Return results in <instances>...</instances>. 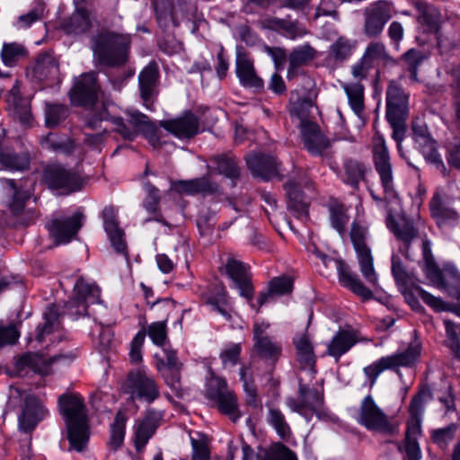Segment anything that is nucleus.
<instances>
[{
    "label": "nucleus",
    "instance_id": "obj_43",
    "mask_svg": "<svg viewBox=\"0 0 460 460\" xmlns=\"http://www.w3.org/2000/svg\"><path fill=\"white\" fill-rule=\"evenodd\" d=\"M91 25L90 12L85 7H77L63 22V29L67 34H81L87 31Z\"/></svg>",
    "mask_w": 460,
    "mask_h": 460
},
{
    "label": "nucleus",
    "instance_id": "obj_18",
    "mask_svg": "<svg viewBox=\"0 0 460 460\" xmlns=\"http://www.w3.org/2000/svg\"><path fill=\"white\" fill-rule=\"evenodd\" d=\"M101 87L97 80V73L83 74L75 83L70 91L73 103L80 106H93L98 100Z\"/></svg>",
    "mask_w": 460,
    "mask_h": 460
},
{
    "label": "nucleus",
    "instance_id": "obj_14",
    "mask_svg": "<svg viewBox=\"0 0 460 460\" xmlns=\"http://www.w3.org/2000/svg\"><path fill=\"white\" fill-rule=\"evenodd\" d=\"M391 18L392 3L378 0L370 4L364 10L363 33L369 39L378 38Z\"/></svg>",
    "mask_w": 460,
    "mask_h": 460
},
{
    "label": "nucleus",
    "instance_id": "obj_34",
    "mask_svg": "<svg viewBox=\"0 0 460 460\" xmlns=\"http://www.w3.org/2000/svg\"><path fill=\"white\" fill-rule=\"evenodd\" d=\"M358 342V336L354 331L340 330L332 337L327 346V354L338 361Z\"/></svg>",
    "mask_w": 460,
    "mask_h": 460
},
{
    "label": "nucleus",
    "instance_id": "obj_37",
    "mask_svg": "<svg viewBox=\"0 0 460 460\" xmlns=\"http://www.w3.org/2000/svg\"><path fill=\"white\" fill-rule=\"evenodd\" d=\"M429 209L432 217L439 227L454 225L458 220V213L450 208L438 194H435L430 202Z\"/></svg>",
    "mask_w": 460,
    "mask_h": 460
},
{
    "label": "nucleus",
    "instance_id": "obj_13",
    "mask_svg": "<svg viewBox=\"0 0 460 460\" xmlns=\"http://www.w3.org/2000/svg\"><path fill=\"white\" fill-rule=\"evenodd\" d=\"M315 254L322 260L325 266H327L329 262H334L339 281L344 288L349 289L364 301L373 298V292L362 283L356 273L351 271L349 266L343 260L332 259L316 249Z\"/></svg>",
    "mask_w": 460,
    "mask_h": 460
},
{
    "label": "nucleus",
    "instance_id": "obj_6",
    "mask_svg": "<svg viewBox=\"0 0 460 460\" xmlns=\"http://www.w3.org/2000/svg\"><path fill=\"white\" fill-rule=\"evenodd\" d=\"M357 421L367 430L383 436L393 437L398 434V424L376 403L368 394L361 402Z\"/></svg>",
    "mask_w": 460,
    "mask_h": 460
},
{
    "label": "nucleus",
    "instance_id": "obj_8",
    "mask_svg": "<svg viewBox=\"0 0 460 460\" xmlns=\"http://www.w3.org/2000/svg\"><path fill=\"white\" fill-rule=\"evenodd\" d=\"M372 153L375 169L379 176L385 193V199L387 200L396 199L397 192L394 186L393 167L388 148L384 137L379 133H376L373 138Z\"/></svg>",
    "mask_w": 460,
    "mask_h": 460
},
{
    "label": "nucleus",
    "instance_id": "obj_46",
    "mask_svg": "<svg viewBox=\"0 0 460 460\" xmlns=\"http://www.w3.org/2000/svg\"><path fill=\"white\" fill-rule=\"evenodd\" d=\"M316 55L315 49L309 44H304L295 48L288 57L289 67L288 70L287 77L291 79L295 76L296 70L312 61Z\"/></svg>",
    "mask_w": 460,
    "mask_h": 460
},
{
    "label": "nucleus",
    "instance_id": "obj_54",
    "mask_svg": "<svg viewBox=\"0 0 460 460\" xmlns=\"http://www.w3.org/2000/svg\"><path fill=\"white\" fill-rule=\"evenodd\" d=\"M426 58V54L416 49H411L402 56L404 69L410 74V78L412 82H419L418 69Z\"/></svg>",
    "mask_w": 460,
    "mask_h": 460
},
{
    "label": "nucleus",
    "instance_id": "obj_60",
    "mask_svg": "<svg viewBox=\"0 0 460 460\" xmlns=\"http://www.w3.org/2000/svg\"><path fill=\"white\" fill-rule=\"evenodd\" d=\"M458 426L451 423L447 427L436 429L431 431L430 438L434 444L442 449H446L455 438Z\"/></svg>",
    "mask_w": 460,
    "mask_h": 460
},
{
    "label": "nucleus",
    "instance_id": "obj_44",
    "mask_svg": "<svg viewBox=\"0 0 460 460\" xmlns=\"http://www.w3.org/2000/svg\"><path fill=\"white\" fill-rule=\"evenodd\" d=\"M30 167L27 153H16L9 148L0 149V170L25 171Z\"/></svg>",
    "mask_w": 460,
    "mask_h": 460
},
{
    "label": "nucleus",
    "instance_id": "obj_22",
    "mask_svg": "<svg viewBox=\"0 0 460 460\" xmlns=\"http://www.w3.org/2000/svg\"><path fill=\"white\" fill-rule=\"evenodd\" d=\"M386 226L397 239L402 242V253L410 259V246L411 242L419 237L418 226L413 220L405 216H398L396 218L389 215L386 218Z\"/></svg>",
    "mask_w": 460,
    "mask_h": 460
},
{
    "label": "nucleus",
    "instance_id": "obj_11",
    "mask_svg": "<svg viewBox=\"0 0 460 460\" xmlns=\"http://www.w3.org/2000/svg\"><path fill=\"white\" fill-rule=\"evenodd\" d=\"M367 229L357 222L351 224L350 239L357 253L359 270L367 280L373 287L378 283L377 274L374 269V260L370 248L366 243Z\"/></svg>",
    "mask_w": 460,
    "mask_h": 460
},
{
    "label": "nucleus",
    "instance_id": "obj_26",
    "mask_svg": "<svg viewBox=\"0 0 460 460\" xmlns=\"http://www.w3.org/2000/svg\"><path fill=\"white\" fill-rule=\"evenodd\" d=\"M160 126L178 138L189 139L199 133V121L193 113L185 112L181 117L161 120Z\"/></svg>",
    "mask_w": 460,
    "mask_h": 460
},
{
    "label": "nucleus",
    "instance_id": "obj_50",
    "mask_svg": "<svg viewBox=\"0 0 460 460\" xmlns=\"http://www.w3.org/2000/svg\"><path fill=\"white\" fill-rule=\"evenodd\" d=\"M40 145L46 150L64 155H70L75 150L74 141L70 137L54 133H49L44 137Z\"/></svg>",
    "mask_w": 460,
    "mask_h": 460
},
{
    "label": "nucleus",
    "instance_id": "obj_35",
    "mask_svg": "<svg viewBox=\"0 0 460 460\" xmlns=\"http://www.w3.org/2000/svg\"><path fill=\"white\" fill-rule=\"evenodd\" d=\"M128 122L131 128L136 130V137L138 133L143 134L153 146L159 143L158 129L150 121L149 118L138 111H128Z\"/></svg>",
    "mask_w": 460,
    "mask_h": 460
},
{
    "label": "nucleus",
    "instance_id": "obj_59",
    "mask_svg": "<svg viewBox=\"0 0 460 460\" xmlns=\"http://www.w3.org/2000/svg\"><path fill=\"white\" fill-rule=\"evenodd\" d=\"M298 394L309 411H316L323 403V396L315 388H309L307 385L300 383Z\"/></svg>",
    "mask_w": 460,
    "mask_h": 460
},
{
    "label": "nucleus",
    "instance_id": "obj_41",
    "mask_svg": "<svg viewBox=\"0 0 460 460\" xmlns=\"http://www.w3.org/2000/svg\"><path fill=\"white\" fill-rule=\"evenodd\" d=\"M236 75L241 84L245 87L261 89L263 81L255 74L253 63L244 55H238L236 58Z\"/></svg>",
    "mask_w": 460,
    "mask_h": 460
},
{
    "label": "nucleus",
    "instance_id": "obj_51",
    "mask_svg": "<svg viewBox=\"0 0 460 460\" xmlns=\"http://www.w3.org/2000/svg\"><path fill=\"white\" fill-rule=\"evenodd\" d=\"M357 42L345 36H340L329 48V56L336 62L348 60L354 53Z\"/></svg>",
    "mask_w": 460,
    "mask_h": 460
},
{
    "label": "nucleus",
    "instance_id": "obj_20",
    "mask_svg": "<svg viewBox=\"0 0 460 460\" xmlns=\"http://www.w3.org/2000/svg\"><path fill=\"white\" fill-rule=\"evenodd\" d=\"M151 305L155 312L164 314V318L149 324L146 329V334L148 335L155 345L164 347L169 343L167 322L169 314L175 308L174 302L170 298H164L156 300Z\"/></svg>",
    "mask_w": 460,
    "mask_h": 460
},
{
    "label": "nucleus",
    "instance_id": "obj_3",
    "mask_svg": "<svg viewBox=\"0 0 460 460\" xmlns=\"http://www.w3.org/2000/svg\"><path fill=\"white\" fill-rule=\"evenodd\" d=\"M18 408L20 409L18 427L22 432L33 430L48 414V411L35 395L15 389L14 394L9 397L4 414L8 411H15Z\"/></svg>",
    "mask_w": 460,
    "mask_h": 460
},
{
    "label": "nucleus",
    "instance_id": "obj_52",
    "mask_svg": "<svg viewBox=\"0 0 460 460\" xmlns=\"http://www.w3.org/2000/svg\"><path fill=\"white\" fill-rule=\"evenodd\" d=\"M352 111L361 117L364 111V86L358 82L344 84L342 86Z\"/></svg>",
    "mask_w": 460,
    "mask_h": 460
},
{
    "label": "nucleus",
    "instance_id": "obj_17",
    "mask_svg": "<svg viewBox=\"0 0 460 460\" xmlns=\"http://www.w3.org/2000/svg\"><path fill=\"white\" fill-rule=\"evenodd\" d=\"M163 350L164 358L158 357V355L155 356L156 369L163 376L165 384L178 396H181V373L183 365L180 362L175 349L168 347Z\"/></svg>",
    "mask_w": 460,
    "mask_h": 460
},
{
    "label": "nucleus",
    "instance_id": "obj_56",
    "mask_svg": "<svg viewBox=\"0 0 460 460\" xmlns=\"http://www.w3.org/2000/svg\"><path fill=\"white\" fill-rule=\"evenodd\" d=\"M26 55L24 46L16 42L4 43L1 50L3 63L7 66H14Z\"/></svg>",
    "mask_w": 460,
    "mask_h": 460
},
{
    "label": "nucleus",
    "instance_id": "obj_19",
    "mask_svg": "<svg viewBox=\"0 0 460 460\" xmlns=\"http://www.w3.org/2000/svg\"><path fill=\"white\" fill-rule=\"evenodd\" d=\"M164 420V411L148 408L142 419L136 421L134 427V446L136 450L142 451L149 439L155 435Z\"/></svg>",
    "mask_w": 460,
    "mask_h": 460
},
{
    "label": "nucleus",
    "instance_id": "obj_39",
    "mask_svg": "<svg viewBox=\"0 0 460 460\" xmlns=\"http://www.w3.org/2000/svg\"><path fill=\"white\" fill-rule=\"evenodd\" d=\"M7 102L21 123L29 124L31 121V101L22 96L17 82L10 90Z\"/></svg>",
    "mask_w": 460,
    "mask_h": 460
},
{
    "label": "nucleus",
    "instance_id": "obj_32",
    "mask_svg": "<svg viewBox=\"0 0 460 460\" xmlns=\"http://www.w3.org/2000/svg\"><path fill=\"white\" fill-rule=\"evenodd\" d=\"M246 163L252 174L264 181L277 174V163L274 157L262 154H252L246 157Z\"/></svg>",
    "mask_w": 460,
    "mask_h": 460
},
{
    "label": "nucleus",
    "instance_id": "obj_27",
    "mask_svg": "<svg viewBox=\"0 0 460 460\" xmlns=\"http://www.w3.org/2000/svg\"><path fill=\"white\" fill-rule=\"evenodd\" d=\"M118 212L112 206L105 207L102 213L104 230L109 237L111 246L118 253H127V244L124 231L118 222Z\"/></svg>",
    "mask_w": 460,
    "mask_h": 460
},
{
    "label": "nucleus",
    "instance_id": "obj_28",
    "mask_svg": "<svg viewBox=\"0 0 460 460\" xmlns=\"http://www.w3.org/2000/svg\"><path fill=\"white\" fill-rule=\"evenodd\" d=\"M63 358L62 355H55L49 358H45L38 353L28 352L22 355L15 362V368L20 375L23 371L31 370L41 376L49 373V367L54 362Z\"/></svg>",
    "mask_w": 460,
    "mask_h": 460
},
{
    "label": "nucleus",
    "instance_id": "obj_61",
    "mask_svg": "<svg viewBox=\"0 0 460 460\" xmlns=\"http://www.w3.org/2000/svg\"><path fill=\"white\" fill-rule=\"evenodd\" d=\"M258 460H297L296 455L284 444H272Z\"/></svg>",
    "mask_w": 460,
    "mask_h": 460
},
{
    "label": "nucleus",
    "instance_id": "obj_10",
    "mask_svg": "<svg viewBox=\"0 0 460 460\" xmlns=\"http://www.w3.org/2000/svg\"><path fill=\"white\" fill-rule=\"evenodd\" d=\"M207 397L217 403V410L233 422H237L242 413L235 394L228 389L226 379L213 377L208 384Z\"/></svg>",
    "mask_w": 460,
    "mask_h": 460
},
{
    "label": "nucleus",
    "instance_id": "obj_40",
    "mask_svg": "<svg viewBox=\"0 0 460 460\" xmlns=\"http://www.w3.org/2000/svg\"><path fill=\"white\" fill-rule=\"evenodd\" d=\"M284 189L288 199V209L296 217H306L308 215V205L305 201L298 185L294 181H288L285 183Z\"/></svg>",
    "mask_w": 460,
    "mask_h": 460
},
{
    "label": "nucleus",
    "instance_id": "obj_2",
    "mask_svg": "<svg viewBox=\"0 0 460 460\" xmlns=\"http://www.w3.org/2000/svg\"><path fill=\"white\" fill-rule=\"evenodd\" d=\"M130 46V34L111 30H102L91 39L94 61L108 67L119 66L127 63Z\"/></svg>",
    "mask_w": 460,
    "mask_h": 460
},
{
    "label": "nucleus",
    "instance_id": "obj_55",
    "mask_svg": "<svg viewBox=\"0 0 460 460\" xmlns=\"http://www.w3.org/2000/svg\"><path fill=\"white\" fill-rule=\"evenodd\" d=\"M127 417L121 411H118L114 418L113 423L111 425V437L109 440V447L117 450L119 448L124 441L126 433Z\"/></svg>",
    "mask_w": 460,
    "mask_h": 460
},
{
    "label": "nucleus",
    "instance_id": "obj_53",
    "mask_svg": "<svg viewBox=\"0 0 460 460\" xmlns=\"http://www.w3.org/2000/svg\"><path fill=\"white\" fill-rule=\"evenodd\" d=\"M268 422L274 429L278 436L284 441H288L292 436L289 424L282 411L277 408L270 407L268 411Z\"/></svg>",
    "mask_w": 460,
    "mask_h": 460
},
{
    "label": "nucleus",
    "instance_id": "obj_30",
    "mask_svg": "<svg viewBox=\"0 0 460 460\" xmlns=\"http://www.w3.org/2000/svg\"><path fill=\"white\" fill-rule=\"evenodd\" d=\"M159 68L155 62H150L138 75V85L140 96L145 106L149 107L155 94V89L159 80Z\"/></svg>",
    "mask_w": 460,
    "mask_h": 460
},
{
    "label": "nucleus",
    "instance_id": "obj_62",
    "mask_svg": "<svg viewBox=\"0 0 460 460\" xmlns=\"http://www.w3.org/2000/svg\"><path fill=\"white\" fill-rule=\"evenodd\" d=\"M45 324L40 329L37 335V340L40 341H43L45 334H49L60 327L59 313L55 305H49L47 311L44 314Z\"/></svg>",
    "mask_w": 460,
    "mask_h": 460
},
{
    "label": "nucleus",
    "instance_id": "obj_38",
    "mask_svg": "<svg viewBox=\"0 0 460 460\" xmlns=\"http://www.w3.org/2000/svg\"><path fill=\"white\" fill-rule=\"evenodd\" d=\"M293 343L300 367L304 369L310 368L314 372L316 358L308 334L305 332L296 334L293 339Z\"/></svg>",
    "mask_w": 460,
    "mask_h": 460
},
{
    "label": "nucleus",
    "instance_id": "obj_7",
    "mask_svg": "<svg viewBox=\"0 0 460 460\" xmlns=\"http://www.w3.org/2000/svg\"><path fill=\"white\" fill-rule=\"evenodd\" d=\"M42 182L51 190L61 195H68L78 191L83 187L81 175L72 168L60 164H49L41 173Z\"/></svg>",
    "mask_w": 460,
    "mask_h": 460
},
{
    "label": "nucleus",
    "instance_id": "obj_36",
    "mask_svg": "<svg viewBox=\"0 0 460 460\" xmlns=\"http://www.w3.org/2000/svg\"><path fill=\"white\" fill-rule=\"evenodd\" d=\"M422 270L427 279L437 288H446L447 285L443 278V273L433 257L430 243L428 239L422 241Z\"/></svg>",
    "mask_w": 460,
    "mask_h": 460
},
{
    "label": "nucleus",
    "instance_id": "obj_58",
    "mask_svg": "<svg viewBox=\"0 0 460 460\" xmlns=\"http://www.w3.org/2000/svg\"><path fill=\"white\" fill-rule=\"evenodd\" d=\"M329 213L332 227L343 236L346 234V226L349 219L347 209L341 204H334L329 208Z\"/></svg>",
    "mask_w": 460,
    "mask_h": 460
},
{
    "label": "nucleus",
    "instance_id": "obj_5",
    "mask_svg": "<svg viewBox=\"0 0 460 460\" xmlns=\"http://www.w3.org/2000/svg\"><path fill=\"white\" fill-rule=\"evenodd\" d=\"M421 347L420 342L414 341L401 352L385 356L365 367L363 372L372 388L377 377L385 370L398 371L399 367H410L415 365L420 357Z\"/></svg>",
    "mask_w": 460,
    "mask_h": 460
},
{
    "label": "nucleus",
    "instance_id": "obj_48",
    "mask_svg": "<svg viewBox=\"0 0 460 460\" xmlns=\"http://www.w3.org/2000/svg\"><path fill=\"white\" fill-rule=\"evenodd\" d=\"M102 120L111 121L114 126V131L119 134L125 140L132 141L136 138V130H133L131 127L126 125L121 117L111 116L106 110L100 114L99 118L89 119L87 126L91 128H95L97 122Z\"/></svg>",
    "mask_w": 460,
    "mask_h": 460
},
{
    "label": "nucleus",
    "instance_id": "obj_23",
    "mask_svg": "<svg viewBox=\"0 0 460 460\" xmlns=\"http://www.w3.org/2000/svg\"><path fill=\"white\" fill-rule=\"evenodd\" d=\"M248 270L249 267L246 264L234 257H228L225 263L226 273L233 280L235 288L239 290L240 296L251 302L254 289Z\"/></svg>",
    "mask_w": 460,
    "mask_h": 460
},
{
    "label": "nucleus",
    "instance_id": "obj_25",
    "mask_svg": "<svg viewBox=\"0 0 460 460\" xmlns=\"http://www.w3.org/2000/svg\"><path fill=\"white\" fill-rule=\"evenodd\" d=\"M208 173L205 176L191 179L181 180L174 182V190L179 193L187 195H212L219 192V185L210 180L212 174L211 166L208 165Z\"/></svg>",
    "mask_w": 460,
    "mask_h": 460
},
{
    "label": "nucleus",
    "instance_id": "obj_31",
    "mask_svg": "<svg viewBox=\"0 0 460 460\" xmlns=\"http://www.w3.org/2000/svg\"><path fill=\"white\" fill-rule=\"evenodd\" d=\"M33 76L41 82L53 84L59 82V66L56 58L50 54L40 55L32 68Z\"/></svg>",
    "mask_w": 460,
    "mask_h": 460
},
{
    "label": "nucleus",
    "instance_id": "obj_42",
    "mask_svg": "<svg viewBox=\"0 0 460 460\" xmlns=\"http://www.w3.org/2000/svg\"><path fill=\"white\" fill-rule=\"evenodd\" d=\"M293 289V279L288 276H281L272 279L269 283L267 292L261 293L258 296L256 307L257 312L266 303L270 301L274 296H283L291 293Z\"/></svg>",
    "mask_w": 460,
    "mask_h": 460
},
{
    "label": "nucleus",
    "instance_id": "obj_33",
    "mask_svg": "<svg viewBox=\"0 0 460 460\" xmlns=\"http://www.w3.org/2000/svg\"><path fill=\"white\" fill-rule=\"evenodd\" d=\"M413 5L418 12V22L421 26H425L427 31L438 33L443 22V16L440 12L435 6L419 0L413 2Z\"/></svg>",
    "mask_w": 460,
    "mask_h": 460
},
{
    "label": "nucleus",
    "instance_id": "obj_24",
    "mask_svg": "<svg viewBox=\"0 0 460 460\" xmlns=\"http://www.w3.org/2000/svg\"><path fill=\"white\" fill-rule=\"evenodd\" d=\"M300 133L305 148L312 155H322L331 146L330 140L323 134L320 127L314 122L302 119Z\"/></svg>",
    "mask_w": 460,
    "mask_h": 460
},
{
    "label": "nucleus",
    "instance_id": "obj_15",
    "mask_svg": "<svg viewBox=\"0 0 460 460\" xmlns=\"http://www.w3.org/2000/svg\"><path fill=\"white\" fill-rule=\"evenodd\" d=\"M128 393L133 399L152 403L160 397L159 385L145 370L129 372L127 378Z\"/></svg>",
    "mask_w": 460,
    "mask_h": 460
},
{
    "label": "nucleus",
    "instance_id": "obj_12",
    "mask_svg": "<svg viewBox=\"0 0 460 460\" xmlns=\"http://www.w3.org/2000/svg\"><path fill=\"white\" fill-rule=\"evenodd\" d=\"M84 215L76 212L71 217L54 215L46 224L50 237L57 244H65L75 238L83 226Z\"/></svg>",
    "mask_w": 460,
    "mask_h": 460
},
{
    "label": "nucleus",
    "instance_id": "obj_45",
    "mask_svg": "<svg viewBox=\"0 0 460 460\" xmlns=\"http://www.w3.org/2000/svg\"><path fill=\"white\" fill-rule=\"evenodd\" d=\"M362 58L368 62L373 67L379 65L394 64V59L390 56L384 42L371 41L369 42L362 55Z\"/></svg>",
    "mask_w": 460,
    "mask_h": 460
},
{
    "label": "nucleus",
    "instance_id": "obj_64",
    "mask_svg": "<svg viewBox=\"0 0 460 460\" xmlns=\"http://www.w3.org/2000/svg\"><path fill=\"white\" fill-rule=\"evenodd\" d=\"M446 333L447 338V347L460 358V324H456L451 320H444Z\"/></svg>",
    "mask_w": 460,
    "mask_h": 460
},
{
    "label": "nucleus",
    "instance_id": "obj_57",
    "mask_svg": "<svg viewBox=\"0 0 460 460\" xmlns=\"http://www.w3.org/2000/svg\"><path fill=\"white\" fill-rule=\"evenodd\" d=\"M68 116V109L66 105L58 103H46L45 124L47 128H53L60 124Z\"/></svg>",
    "mask_w": 460,
    "mask_h": 460
},
{
    "label": "nucleus",
    "instance_id": "obj_63",
    "mask_svg": "<svg viewBox=\"0 0 460 460\" xmlns=\"http://www.w3.org/2000/svg\"><path fill=\"white\" fill-rule=\"evenodd\" d=\"M143 187L146 193V197L143 201V207L148 213L156 214L159 210V203L161 201L160 191L149 181H144Z\"/></svg>",
    "mask_w": 460,
    "mask_h": 460
},
{
    "label": "nucleus",
    "instance_id": "obj_49",
    "mask_svg": "<svg viewBox=\"0 0 460 460\" xmlns=\"http://www.w3.org/2000/svg\"><path fill=\"white\" fill-rule=\"evenodd\" d=\"M269 27L287 38L294 40L307 33L305 28L296 21L273 17L268 20Z\"/></svg>",
    "mask_w": 460,
    "mask_h": 460
},
{
    "label": "nucleus",
    "instance_id": "obj_47",
    "mask_svg": "<svg viewBox=\"0 0 460 460\" xmlns=\"http://www.w3.org/2000/svg\"><path fill=\"white\" fill-rule=\"evenodd\" d=\"M209 161L215 164V167H211L212 172L215 171L232 180L239 178L240 169L234 156L228 154L216 155Z\"/></svg>",
    "mask_w": 460,
    "mask_h": 460
},
{
    "label": "nucleus",
    "instance_id": "obj_9",
    "mask_svg": "<svg viewBox=\"0 0 460 460\" xmlns=\"http://www.w3.org/2000/svg\"><path fill=\"white\" fill-rule=\"evenodd\" d=\"M1 181L8 196L6 205L10 213L22 224L34 218L37 212L35 208H29L31 199V190L24 189L13 179H3Z\"/></svg>",
    "mask_w": 460,
    "mask_h": 460
},
{
    "label": "nucleus",
    "instance_id": "obj_4",
    "mask_svg": "<svg viewBox=\"0 0 460 460\" xmlns=\"http://www.w3.org/2000/svg\"><path fill=\"white\" fill-rule=\"evenodd\" d=\"M408 118V95L395 82L392 81L386 90V119L393 128L392 137L398 142L403 140Z\"/></svg>",
    "mask_w": 460,
    "mask_h": 460
},
{
    "label": "nucleus",
    "instance_id": "obj_1",
    "mask_svg": "<svg viewBox=\"0 0 460 460\" xmlns=\"http://www.w3.org/2000/svg\"><path fill=\"white\" fill-rule=\"evenodd\" d=\"M58 404L66 423L69 450L84 451L91 434L84 398L79 394L67 392L59 395Z\"/></svg>",
    "mask_w": 460,
    "mask_h": 460
},
{
    "label": "nucleus",
    "instance_id": "obj_21",
    "mask_svg": "<svg viewBox=\"0 0 460 460\" xmlns=\"http://www.w3.org/2000/svg\"><path fill=\"white\" fill-rule=\"evenodd\" d=\"M268 328V323H255L253 324V349L261 359L274 364L279 358L282 348L279 343L273 341L266 334Z\"/></svg>",
    "mask_w": 460,
    "mask_h": 460
},
{
    "label": "nucleus",
    "instance_id": "obj_16",
    "mask_svg": "<svg viewBox=\"0 0 460 460\" xmlns=\"http://www.w3.org/2000/svg\"><path fill=\"white\" fill-rule=\"evenodd\" d=\"M75 295L66 304L67 312L77 316L86 315L88 305L100 302L101 290L95 285L79 278L74 288Z\"/></svg>",
    "mask_w": 460,
    "mask_h": 460
},
{
    "label": "nucleus",
    "instance_id": "obj_29",
    "mask_svg": "<svg viewBox=\"0 0 460 460\" xmlns=\"http://www.w3.org/2000/svg\"><path fill=\"white\" fill-rule=\"evenodd\" d=\"M368 166L360 160L348 157L343 160L342 171L340 174L341 181L354 190L359 188V183L366 181Z\"/></svg>",
    "mask_w": 460,
    "mask_h": 460
}]
</instances>
